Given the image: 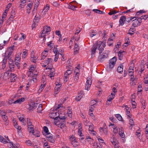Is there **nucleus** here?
Masks as SVG:
<instances>
[{
  "label": "nucleus",
  "mask_w": 148,
  "mask_h": 148,
  "mask_svg": "<svg viewBox=\"0 0 148 148\" xmlns=\"http://www.w3.org/2000/svg\"><path fill=\"white\" fill-rule=\"evenodd\" d=\"M61 110H62L63 113L65 111V108L61 104H58L57 106L54 107L53 110L50 111L49 114V116L54 119L58 118V116H59V113Z\"/></svg>",
  "instance_id": "nucleus-1"
},
{
  "label": "nucleus",
  "mask_w": 148,
  "mask_h": 148,
  "mask_svg": "<svg viewBox=\"0 0 148 148\" xmlns=\"http://www.w3.org/2000/svg\"><path fill=\"white\" fill-rule=\"evenodd\" d=\"M27 122L28 127L33 125H32V123L29 119H27Z\"/></svg>",
  "instance_id": "nucleus-57"
},
{
  "label": "nucleus",
  "mask_w": 148,
  "mask_h": 148,
  "mask_svg": "<svg viewBox=\"0 0 148 148\" xmlns=\"http://www.w3.org/2000/svg\"><path fill=\"white\" fill-rule=\"evenodd\" d=\"M56 86L55 88V92L56 94L58 93L59 91L60 90V88L61 86V85L60 82H56L55 83Z\"/></svg>",
  "instance_id": "nucleus-11"
},
{
  "label": "nucleus",
  "mask_w": 148,
  "mask_h": 148,
  "mask_svg": "<svg viewBox=\"0 0 148 148\" xmlns=\"http://www.w3.org/2000/svg\"><path fill=\"white\" fill-rule=\"evenodd\" d=\"M47 75L52 79L55 75V69L53 68V66L50 65V66L47 67Z\"/></svg>",
  "instance_id": "nucleus-4"
},
{
  "label": "nucleus",
  "mask_w": 148,
  "mask_h": 148,
  "mask_svg": "<svg viewBox=\"0 0 148 148\" xmlns=\"http://www.w3.org/2000/svg\"><path fill=\"white\" fill-rule=\"evenodd\" d=\"M84 94L83 92L81 91L80 93L78 94L77 96L76 97V100L77 101H79L84 96Z\"/></svg>",
  "instance_id": "nucleus-17"
},
{
  "label": "nucleus",
  "mask_w": 148,
  "mask_h": 148,
  "mask_svg": "<svg viewBox=\"0 0 148 148\" xmlns=\"http://www.w3.org/2000/svg\"><path fill=\"white\" fill-rule=\"evenodd\" d=\"M123 66H121L118 67L117 68V71L119 73H122L123 72Z\"/></svg>",
  "instance_id": "nucleus-49"
},
{
  "label": "nucleus",
  "mask_w": 148,
  "mask_h": 148,
  "mask_svg": "<svg viewBox=\"0 0 148 148\" xmlns=\"http://www.w3.org/2000/svg\"><path fill=\"white\" fill-rule=\"evenodd\" d=\"M18 118L19 120V121L21 122L22 123H23V125H25V119L23 117V116H18Z\"/></svg>",
  "instance_id": "nucleus-30"
},
{
  "label": "nucleus",
  "mask_w": 148,
  "mask_h": 148,
  "mask_svg": "<svg viewBox=\"0 0 148 148\" xmlns=\"http://www.w3.org/2000/svg\"><path fill=\"white\" fill-rule=\"evenodd\" d=\"M33 3L32 2H30L27 4V9L28 10H30L32 6Z\"/></svg>",
  "instance_id": "nucleus-45"
},
{
  "label": "nucleus",
  "mask_w": 148,
  "mask_h": 148,
  "mask_svg": "<svg viewBox=\"0 0 148 148\" xmlns=\"http://www.w3.org/2000/svg\"><path fill=\"white\" fill-rule=\"evenodd\" d=\"M68 114L70 118H72V112L71 110L68 109Z\"/></svg>",
  "instance_id": "nucleus-58"
},
{
  "label": "nucleus",
  "mask_w": 148,
  "mask_h": 148,
  "mask_svg": "<svg viewBox=\"0 0 148 148\" xmlns=\"http://www.w3.org/2000/svg\"><path fill=\"white\" fill-rule=\"evenodd\" d=\"M28 129L30 133L32 134H33L34 133V128L33 125L28 127Z\"/></svg>",
  "instance_id": "nucleus-40"
},
{
  "label": "nucleus",
  "mask_w": 148,
  "mask_h": 148,
  "mask_svg": "<svg viewBox=\"0 0 148 148\" xmlns=\"http://www.w3.org/2000/svg\"><path fill=\"white\" fill-rule=\"evenodd\" d=\"M50 136H47V140H48L51 143H53L54 142L55 140L53 137L52 135H51Z\"/></svg>",
  "instance_id": "nucleus-28"
},
{
  "label": "nucleus",
  "mask_w": 148,
  "mask_h": 148,
  "mask_svg": "<svg viewBox=\"0 0 148 148\" xmlns=\"http://www.w3.org/2000/svg\"><path fill=\"white\" fill-rule=\"evenodd\" d=\"M115 117L119 121H122L123 120L122 116L119 114H117L115 115Z\"/></svg>",
  "instance_id": "nucleus-53"
},
{
  "label": "nucleus",
  "mask_w": 148,
  "mask_h": 148,
  "mask_svg": "<svg viewBox=\"0 0 148 148\" xmlns=\"http://www.w3.org/2000/svg\"><path fill=\"white\" fill-rule=\"evenodd\" d=\"M28 50L26 49H24L23 52V55L22 56L23 58H25L27 56V55Z\"/></svg>",
  "instance_id": "nucleus-43"
},
{
  "label": "nucleus",
  "mask_w": 148,
  "mask_h": 148,
  "mask_svg": "<svg viewBox=\"0 0 148 148\" xmlns=\"http://www.w3.org/2000/svg\"><path fill=\"white\" fill-rule=\"evenodd\" d=\"M126 113L127 115V116L129 117H130L131 115L130 112L129 111V108H128V109L126 108Z\"/></svg>",
  "instance_id": "nucleus-64"
},
{
  "label": "nucleus",
  "mask_w": 148,
  "mask_h": 148,
  "mask_svg": "<svg viewBox=\"0 0 148 148\" xmlns=\"http://www.w3.org/2000/svg\"><path fill=\"white\" fill-rule=\"evenodd\" d=\"M129 38L128 37H126L125 38V41H126V42L124 43V45L125 46H127L129 45V44L130 43L129 42Z\"/></svg>",
  "instance_id": "nucleus-60"
},
{
  "label": "nucleus",
  "mask_w": 148,
  "mask_h": 148,
  "mask_svg": "<svg viewBox=\"0 0 148 148\" xmlns=\"http://www.w3.org/2000/svg\"><path fill=\"white\" fill-rule=\"evenodd\" d=\"M133 22L132 25L134 27L137 26L139 25L142 22V21H141V19L139 18H136L135 19L133 20L132 21Z\"/></svg>",
  "instance_id": "nucleus-9"
},
{
  "label": "nucleus",
  "mask_w": 148,
  "mask_h": 148,
  "mask_svg": "<svg viewBox=\"0 0 148 148\" xmlns=\"http://www.w3.org/2000/svg\"><path fill=\"white\" fill-rule=\"evenodd\" d=\"M52 60L51 59V58H48V60H47V63H48L47 65L49 64V65L47 67L50 66V65H51L52 66Z\"/></svg>",
  "instance_id": "nucleus-52"
},
{
  "label": "nucleus",
  "mask_w": 148,
  "mask_h": 148,
  "mask_svg": "<svg viewBox=\"0 0 148 148\" xmlns=\"http://www.w3.org/2000/svg\"><path fill=\"white\" fill-rule=\"evenodd\" d=\"M40 16L38 14H36L34 17L33 22H36V23H38L40 21Z\"/></svg>",
  "instance_id": "nucleus-38"
},
{
  "label": "nucleus",
  "mask_w": 148,
  "mask_h": 148,
  "mask_svg": "<svg viewBox=\"0 0 148 148\" xmlns=\"http://www.w3.org/2000/svg\"><path fill=\"white\" fill-rule=\"evenodd\" d=\"M110 141L113 145L115 144L116 143H119L118 141L113 136V138H111L110 139Z\"/></svg>",
  "instance_id": "nucleus-32"
},
{
  "label": "nucleus",
  "mask_w": 148,
  "mask_h": 148,
  "mask_svg": "<svg viewBox=\"0 0 148 148\" xmlns=\"http://www.w3.org/2000/svg\"><path fill=\"white\" fill-rule=\"evenodd\" d=\"M107 52H106L105 53H103L102 54L100 55L99 56L98 58V61L100 62H102L104 60L107 58L108 57V51H107Z\"/></svg>",
  "instance_id": "nucleus-6"
},
{
  "label": "nucleus",
  "mask_w": 148,
  "mask_h": 148,
  "mask_svg": "<svg viewBox=\"0 0 148 148\" xmlns=\"http://www.w3.org/2000/svg\"><path fill=\"white\" fill-rule=\"evenodd\" d=\"M79 70L78 68L77 67H76L75 68L74 73H75V75H79Z\"/></svg>",
  "instance_id": "nucleus-46"
},
{
  "label": "nucleus",
  "mask_w": 148,
  "mask_h": 148,
  "mask_svg": "<svg viewBox=\"0 0 148 148\" xmlns=\"http://www.w3.org/2000/svg\"><path fill=\"white\" fill-rule=\"evenodd\" d=\"M92 81L89 78H87V81L86 83V85L85 89L87 90H89L90 89V88L91 86V85L92 84Z\"/></svg>",
  "instance_id": "nucleus-7"
},
{
  "label": "nucleus",
  "mask_w": 148,
  "mask_h": 148,
  "mask_svg": "<svg viewBox=\"0 0 148 148\" xmlns=\"http://www.w3.org/2000/svg\"><path fill=\"white\" fill-rule=\"evenodd\" d=\"M0 141L4 143H6L7 142L2 136L0 135Z\"/></svg>",
  "instance_id": "nucleus-47"
},
{
  "label": "nucleus",
  "mask_w": 148,
  "mask_h": 148,
  "mask_svg": "<svg viewBox=\"0 0 148 148\" xmlns=\"http://www.w3.org/2000/svg\"><path fill=\"white\" fill-rule=\"evenodd\" d=\"M68 8L69 9H71L73 10H75V8H77L76 6H75L72 5V3H70L68 5Z\"/></svg>",
  "instance_id": "nucleus-42"
},
{
  "label": "nucleus",
  "mask_w": 148,
  "mask_h": 148,
  "mask_svg": "<svg viewBox=\"0 0 148 148\" xmlns=\"http://www.w3.org/2000/svg\"><path fill=\"white\" fill-rule=\"evenodd\" d=\"M10 75L11 82H14L17 78L16 75L14 73H11Z\"/></svg>",
  "instance_id": "nucleus-27"
},
{
  "label": "nucleus",
  "mask_w": 148,
  "mask_h": 148,
  "mask_svg": "<svg viewBox=\"0 0 148 148\" xmlns=\"http://www.w3.org/2000/svg\"><path fill=\"white\" fill-rule=\"evenodd\" d=\"M46 29L44 28L41 33L39 35V37L40 38L43 39V40L45 41L46 36Z\"/></svg>",
  "instance_id": "nucleus-10"
},
{
  "label": "nucleus",
  "mask_w": 148,
  "mask_h": 148,
  "mask_svg": "<svg viewBox=\"0 0 148 148\" xmlns=\"http://www.w3.org/2000/svg\"><path fill=\"white\" fill-rule=\"evenodd\" d=\"M26 0H21V3L20 4L19 7L21 8H23L24 7Z\"/></svg>",
  "instance_id": "nucleus-35"
},
{
  "label": "nucleus",
  "mask_w": 148,
  "mask_h": 148,
  "mask_svg": "<svg viewBox=\"0 0 148 148\" xmlns=\"http://www.w3.org/2000/svg\"><path fill=\"white\" fill-rule=\"evenodd\" d=\"M38 104L37 103H32L29 104V106L28 109L29 110H33L35 109L37 106Z\"/></svg>",
  "instance_id": "nucleus-13"
},
{
  "label": "nucleus",
  "mask_w": 148,
  "mask_h": 148,
  "mask_svg": "<svg viewBox=\"0 0 148 148\" xmlns=\"http://www.w3.org/2000/svg\"><path fill=\"white\" fill-rule=\"evenodd\" d=\"M40 0H35V6L34 10L33 11V14L34 15V13L35 12L36 10L38 5H39L40 2Z\"/></svg>",
  "instance_id": "nucleus-24"
},
{
  "label": "nucleus",
  "mask_w": 148,
  "mask_h": 148,
  "mask_svg": "<svg viewBox=\"0 0 148 148\" xmlns=\"http://www.w3.org/2000/svg\"><path fill=\"white\" fill-rule=\"evenodd\" d=\"M132 106V108H136V103L134 101H131Z\"/></svg>",
  "instance_id": "nucleus-62"
},
{
  "label": "nucleus",
  "mask_w": 148,
  "mask_h": 148,
  "mask_svg": "<svg viewBox=\"0 0 148 148\" xmlns=\"http://www.w3.org/2000/svg\"><path fill=\"white\" fill-rule=\"evenodd\" d=\"M79 75H74V78L73 81H72V84H76L78 82V79L79 78Z\"/></svg>",
  "instance_id": "nucleus-33"
},
{
  "label": "nucleus",
  "mask_w": 148,
  "mask_h": 148,
  "mask_svg": "<svg viewBox=\"0 0 148 148\" xmlns=\"http://www.w3.org/2000/svg\"><path fill=\"white\" fill-rule=\"evenodd\" d=\"M38 57L37 56H34V51H32L31 53V60L33 62H36Z\"/></svg>",
  "instance_id": "nucleus-15"
},
{
  "label": "nucleus",
  "mask_w": 148,
  "mask_h": 148,
  "mask_svg": "<svg viewBox=\"0 0 148 148\" xmlns=\"http://www.w3.org/2000/svg\"><path fill=\"white\" fill-rule=\"evenodd\" d=\"M71 143L73 145L74 147H76L79 145V143L77 141L72 142Z\"/></svg>",
  "instance_id": "nucleus-56"
},
{
  "label": "nucleus",
  "mask_w": 148,
  "mask_h": 148,
  "mask_svg": "<svg viewBox=\"0 0 148 148\" xmlns=\"http://www.w3.org/2000/svg\"><path fill=\"white\" fill-rule=\"evenodd\" d=\"M148 17V16L147 15H145L143 16H141L139 18L140 19H141V21L142 20H146Z\"/></svg>",
  "instance_id": "nucleus-51"
},
{
  "label": "nucleus",
  "mask_w": 148,
  "mask_h": 148,
  "mask_svg": "<svg viewBox=\"0 0 148 148\" xmlns=\"http://www.w3.org/2000/svg\"><path fill=\"white\" fill-rule=\"evenodd\" d=\"M116 57H114L110 60L109 65H107L106 68L107 71L109 72L112 70L116 64Z\"/></svg>",
  "instance_id": "nucleus-3"
},
{
  "label": "nucleus",
  "mask_w": 148,
  "mask_h": 148,
  "mask_svg": "<svg viewBox=\"0 0 148 148\" xmlns=\"http://www.w3.org/2000/svg\"><path fill=\"white\" fill-rule=\"evenodd\" d=\"M135 18V17H129L126 19V21L127 22L129 23L134 18Z\"/></svg>",
  "instance_id": "nucleus-59"
},
{
  "label": "nucleus",
  "mask_w": 148,
  "mask_h": 148,
  "mask_svg": "<svg viewBox=\"0 0 148 148\" xmlns=\"http://www.w3.org/2000/svg\"><path fill=\"white\" fill-rule=\"evenodd\" d=\"M111 125L112 126V128L113 129V132L114 134H116L118 132V128L114 124H111Z\"/></svg>",
  "instance_id": "nucleus-31"
},
{
  "label": "nucleus",
  "mask_w": 148,
  "mask_h": 148,
  "mask_svg": "<svg viewBox=\"0 0 148 148\" xmlns=\"http://www.w3.org/2000/svg\"><path fill=\"white\" fill-rule=\"evenodd\" d=\"M134 67L132 66L130 67L128 72L129 74H132L133 73Z\"/></svg>",
  "instance_id": "nucleus-55"
},
{
  "label": "nucleus",
  "mask_w": 148,
  "mask_h": 148,
  "mask_svg": "<svg viewBox=\"0 0 148 148\" xmlns=\"http://www.w3.org/2000/svg\"><path fill=\"white\" fill-rule=\"evenodd\" d=\"M10 74L9 72L7 71L5 73L4 76L3 77V78L5 80H6L9 78V75Z\"/></svg>",
  "instance_id": "nucleus-37"
},
{
  "label": "nucleus",
  "mask_w": 148,
  "mask_h": 148,
  "mask_svg": "<svg viewBox=\"0 0 148 148\" xmlns=\"http://www.w3.org/2000/svg\"><path fill=\"white\" fill-rule=\"evenodd\" d=\"M97 103V101L95 100H92L91 101L90 103V106H93L94 107H95Z\"/></svg>",
  "instance_id": "nucleus-50"
},
{
  "label": "nucleus",
  "mask_w": 148,
  "mask_h": 148,
  "mask_svg": "<svg viewBox=\"0 0 148 148\" xmlns=\"http://www.w3.org/2000/svg\"><path fill=\"white\" fill-rule=\"evenodd\" d=\"M36 66L33 65H32L31 66L30 69H29V72L31 73H32V74L34 75H37L38 73V72L36 70L35 71L37 72L36 73H35L34 71L35 70Z\"/></svg>",
  "instance_id": "nucleus-19"
},
{
  "label": "nucleus",
  "mask_w": 148,
  "mask_h": 148,
  "mask_svg": "<svg viewBox=\"0 0 148 148\" xmlns=\"http://www.w3.org/2000/svg\"><path fill=\"white\" fill-rule=\"evenodd\" d=\"M42 110V105L40 104L38 108V112H40Z\"/></svg>",
  "instance_id": "nucleus-61"
},
{
  "label": "nucleus",
  "mask_w": 148,
  "mask_h": 148,
  "mask_svg": "<svg viewBox=\"0 0 148 148\" xmlns=\"http://www.w3.org/2000/svg\"><path fill=\"white\" fill-rule=\"evenodd\" d=\"M126 54V52L124 51L120 50L118 53V55L119 59L120 60H122L123 57Z\"/></svg>",
  "instance_id": "nucleus-12"
},
{
  "label": "nucleus",
  "mask_w": 148,
  "mask_h": 148,
  "mask_svg": "<svg viewBox=\"0 0 148 148\" xmlns=\"http://www.w3.org/2000/svg\"><path fill=\"white\" fill-rule=\"evenodd\" d=\"M19 37V38L18 39V40L21 41L25 39L26 37V36L23 33H21L18 35H16L15 36V40H17Z\"/></svg>",
  "instance_id": "nucleus-8"
},
{
  "label": "nucleus",
  "mask_w": 148,
  "mask_h": 148,
  "mask_svg": "<svg viewBox=\"0 0 148 148\" xmlns=\"http://www.w3.org/2000/svg\"><path fill=\"white\" fill-rule=\"evenodd\" d=\"M0 114L1 115L3 121L5 122H7L8 119V118L6 115V113L3 111H1V112Z\"/></svg>",
  "instance_id": "nucleus-23"
},
{
  "label": "nucleus",
  "mask_w": 148,
  "mask_h": 148,
  "mask_svg": "<svg viewBox=\"0 0 148 148\" xmlns=\"http://www.w3.org/2000/svg\"><path fill=\"white\" fill-rule=\"evenodd\" d=\"M62 115H64V112L63 113L62 112V110L61 112H60L59 113V116H58V118H59V119L61 120H65L66 118V117L64 116H62Z\"/></svg>",
  "instance_id": "nucleus-26"
},
{
  "label": "nucleus",
  "mask_w": 148,
  "mask_h": 148,
  "mask_svg": "<svg viewBox=\"0 0 148 148\" xmlns=\"http://www.w3.org/2000/svg\"><path fill=\"white\" fill-rule=\"evenodd\" d=\"M14 49V46H12L9 47L5 53L4 56L6 58H8L12 54Z\"/></svg>",
  "instance_id": "nucleus-5"
},
{
  "label": "nucleus",
  "mask_w": 148,
  "mask_h": 148,
  "mask_svg": "<svg viewBox=\"0 0 148 148\" xmlns=\"http://www.w3.org/2000/svg\"><path fill=\"white\" fill-rule=\"evenodd\" d=\"M55 125H57L58 127H60L62 129L64 130L65 129L66 127L65 124L64 123H61L60 124H57V122L56 121Z\"/></svg>",
  "instance_id": "nucleus-29"
},
{
  "label": "nucleus",
  "mask_w": 148,
  "mask_h": 148,
  "mask_svg": "<svg viewBox=\"0 0 148 148\" xmlns=\"http://www.w3.org/2000/svg\"><path fill=\"white\" fill-rule=\"evenodd\" d=\"M118 12L116 11V10H113L111 11H110L109 12L108 14L110 15H111L113 14H116Z\"/></svg>",
  "instance_id": "nucleus-63"
},
{
  "label": "nucleus",
  "mask_w": 148,
  "mask_h": 148,
  "mask_svg": "<svg viewBox=\"0 0 148 148\" xmlns=\"http://www.w3.org/2000/svg\"><path fill=\"white\" fill-rule=\"evenodd\" d=\"M47 45L50 50L55 48L54 44L53 41H51L47 43Z\"/></svg>",
  "instance_id": "nucleus-18"
},
{
  "label": "nucleus",
  "mask_w": 148,
  "mask_h": 148,
  "mask_svg": "<svg viewBox=\"0 0 148 148\" xmlns=\"http://www.w3.org/2000/svg\"><path fill=\"white\" fill-rule=\"evenodd\" d=\"M126 18L124 16H122L121 17L119 20V24L121 25H123L124 24V23L126 21Z\"/></svg>",
  "instance_id": "nucleus-21"
},
{
  "label": "nucleus",
  "mask_w": 148,
  "mask_h": 148,
  "mask_svg": "<svg viewBox=\"0 0 148 148\" xmlns=\"http://www.w3.org/2000/svg\"><path fill=\"white\" fill-rule=\"evenodd\" d=\"M129 75L131 76L130 80L131 82L130 83V84L131 86H134L136 85V80L134 78V76L132 74H129Z\"/></svg>",
  "instance_id": "nucleus-16"
},
{
  "label": "nucleus",
  "mask_w": 148,
  "mask_h": 148,
  "mask_svg": "<svg viewBox=\"0 0 148 148\" xmlns=\"http://www.w3.org/2000/svg\"><path fill=\"white\" fill-rule=\"evenodd\" d=\"M74 53H77L79 50V46L76 43H75L74 46Z\"/></svg>",
  "instance_id": "nucleus-34"
},
{
  "label": "nucleus",
  "mask_w": 148,
  "mask_h": 148,
  "mask_svg": "<svg viewBox=\"0 0 148 148\" xmlns=\"http://www.w3.org/2000/svg\"><path fill=\"white\" fill-rule=\"evenodd\" d=\"M42 132V135L45 136L46 135V126H45L43 127Z\"/></svg>",
  "instance_id": "nucleus-54"
},
{
  "label": "nucleus",
  "mask_w": 148,
  "mask_h": 148,
  "mask_svg": "<svg viewBox=\"0 0 148 148\" xmlns=\"http://www.w3.org/2000/svg\"><path fill=\"white\" fill-rule=\"evenodd\" d=\"M119 134L122 138H124L125 137L123 129L122 127L119 129Z\"/></svg>",
  "instance_id": "nucleus-25"
},
{
  "label": "nucleus",
  "mask_w": 148,
  "mask_h": 148,
  "mask_svg": "<svg viewBox=\"0 0 148 148\" xmlns=\"http://www.w3.org/2000/svg\"><path fill=\"white\" fill-rule=\"evenodd\" d=\"M46 51L45 50L44 52H43L42 54V60H44L45 59L46 56Z\"/></svg>",
  "instance_id": "nucleus-48"
},
{
  "label": "nucleus",
  "mask_w": 148,
  "mask_h": 148,
  "mask_svg": "<svg viewBox=\"0 0 148 148\" xmlns=\"http://www.w3.org/2000/svg\"><path fill=\"white\" fill-rule=\"evenodd\" d=\"M115 96V95L114 94H113L112 92L111 93V95L109 96V98L107 100L110 102H111L112 100L114 98Z\"/></svg>",
  "instance_id": "nucleus-39"
},
{
  "label": "nucleus",
  "mask_w": 148,
  "mask_h": 148,
  "mask_svg": "<svg viewBox=\"0 0 148 148\" xmlns=\"http://www.w3.org/2000/svg\"><path fill=\"white\" fill-rule=\"evenodd\" d=\"M88 125L89 126V133H91L92 132H94V125Z\"/></svg>",
  "instance_id": "nucleus-44"
},
{
  "label": "nucleus",
  "mask_w": 148,
  "mask_h": 148,
  "mask_svg": "<svg viewBox=\"0 0 148 148\" xmlns=\"http://www.w3.org/2000/svg\"><path fill=\"white\" fill-rule=\"evenodd\" d=\"M8 146L10 148H21V147H20L19 145L18 144H16V145H14L13 143L11 142L8 143Z\"/></svg>",
  "instance_id": "nucleus-14"
},
{
  "label": "nucleus",
  "mask_w": 148,
  "mask_h": 148,
  "mask_svg": "<svg viewBox=\"0 0 148 148\" xmlns=\"http://www.w3.org/2000/svg\"><path fill=\"white\" fill-rule=\"evenodd\" d=\"M105 44L101 41H97L93 45L91 49V55L92 57H94L96 50L97 49L99 51V54H101L105 47Z\"/></svg>",
  "instance_id": "nucleus-2"
},
{
  "label": "nucleus",
  "mask_w": 148,
  "mask_h": 148,
  "mask_svg": "<svg viewBox=\"0 0 148 148\" xmlns=\"http://www.w3.org/2000/svg\"><path fill=\"white\" fill-rule=\"evenodd\" d=\"M115 38V36L113 34H111L110 37L109 39L108 40V44L110 46L111 45L110 44V42H111V44H112V42H110V41H112Z\"/></svg>",
  "instance_id": "nucleus-22"
},
{
  "label": "nucleus",
  "mask_w": 148,
  "mask_h": 148,
  "mask_svg": "<svg viewBox=\"0 0 148 148\" xmlns=\"http://www.w3.org/2000/svg\"><path fill=\"white\" fill-rule=\"evenodd\" d=\"M69 139L70 141V143L77 141L76 138L73 135L69 136Z\"/></svg>",
  "instance_id": "nucleus-36"
},
{
  "label": "nucleus",
  "mask_w": 148,
  "mask_h": 148,
  "mask_svg": "<svg viewBox=\"0 0 148 148\" xmlns=\"http://www.w3.org/2000/svg\"><path fill=\"white\" fill-rule=\"evenodd\" d=\"M25 99L24 97H21L17 99L16 101L13 102L14 104H21L22 102H24Z\"/></svg>",
  "instance_id": "nucleus-20"
},
{
  "label": "nucleus",
  "mask_w": 148,
  "mask_h": 148,
  "mask_svg": "<svg viewBox=\"0 0 148 148\" xmlns=\"http://www.w3.org/2000/svg\"><path fill=\"white\" fill-rule=\"evenodd\" d=\"M72 69H70L67 70L66 72H65L64 75L66 76L67 75L69 76L72 73Z\"/></svg>",
  "instance_id": "nucleus-41"
}]
</instances>
